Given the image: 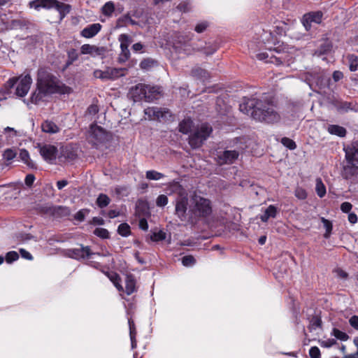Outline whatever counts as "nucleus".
<instances>
[{
    "instance_id": "dca6fc26",
    "label": "nucleus",
    "mask_w": 358,
    "mask_h": 358,
    "mask_svg": "<svg viewBox=\"0 0 358 358\" xmlns=\"http://www.w3.org/2000/svg\"><path fill=\"white\" fill-rule=\"evenodd\" d=\"M345 150L347 162L358 165V141L354 142L350 147L345 148Z\"/></svg>"
},
{
    "instance_id": "f8f14e48",
    "label": "nucleus",
    "mask_w": 358,
    "mask_h": 358,
    "mask_svg": "<svg viewBox=\"0 0 358 358\" xmlns=\"http://www.w3.org/2000/svg\"><path fill=\"white\" fill-rule=\"evenodd\" d=\"M323 13L321 11H313L306 13L302 19L301 22L306 31L310 29L313 23L320 24L322 21Z\"/></svg>"
},
{
    "instance_id": "20e7f679",
    "label": "nucleus",
    "mask_w": 358,
    "mask_h": 358,
    "mask_svg": "<svg viewBox=\"0 0 358 358\" xmlns=\"http://www.w3.org/2000/svg\"><path fill=\"white\" fill-rule=\"evenodd\" d=\"M190 33L186 34H176L172 41L173 48L178 53H184L185 55H191L194 53L196 50H199L194 47L189 41L192 38Z\"/></svg>"
},
{
    "instance_id": "de8ad7c7",
    "label": "nucleus",
    "mask_w": 358,
    "mask_h": 358,
    "mask_svg": "<svg viewBox=\"0 0 358 358\" xmlns=\"http://www.w3.org/2000/svg\"><path fill=\"white\" fill-rule=\"evenodd\" d=\"M19 258V255L15 251L8 252L6 255V261L7 263H12L14 261L17 260Z\"/></svg>"
},
{
    "instance_id": "412c9836",
    "label": "nucleus",
    "mask_w": 358,
    "mask_h": 358,
    "mask_svg": "<svg viewBox=\"0 0 358 358\" xmlns=\"http://www.w3.org/2000/svg\"><path fill=\"white\" fill-rule=\"evenodd\" d=\"M146 95L145 100L147 101H152L155 99H157L161 93L160 88L155 86L146 85Z\"/></svg>"
},
{
    "instance_id": "f03ea898",
    "label": "nucleus",
    "mask_w": 358,
    "mask_h": 358,
    "mask_svg": "<svg viewBox=\"0 0 358 358\" xmlns=\"http://www.w3.org/2000/svg\"><path fill=\"white\" fill-rule=\"evenodd\" d=\"M240 110L259 122L267 123L277 122L280 120L279 114L269 103L252 98H245L239 106Z\"/></svg>"
},
{
    "instance_id": "6ab92c4d",
    "label": "nucleus",
    "mask_w": 358,
    "mask_h": 358,
    "mask_svg": "<svg viewBox=\"0 0 358 358\" xmlns=\"http://www.w3.org/2000/svg\"><path fill=\"white\" fill-rule=\"evenodd\" d=\"M101 25L99 23L90 24L85 27L80 33V35L86 38H90L96 36L101 30Z\"/></svg>"
},
{
    "instance_id": "2f4dec72",
    "label": "nucleus",
    "mask_w": 358,
    "mask_h": 358,
    "mask_svg": "<svg viewBox=\"0 0 358 358\" xmlns=\"http://www.w3.org/2000/svg\"><path fill=\"white\" fill-rule=\"evenodd\" d=\"M110 202V198L105 194H100L96 199V204L97 206L101 208H105L106 207Z\"/></svg>"
},
{
    "instance_id": "4468645a",
    "label": "nucleus",
    "mask_w": 358,
    "mask_h": 358,
    "mask_svg": "<svg viewBox=\"0 0 358 358\" xmlns=\"http://www.w3.org/2000/svg\"><path fill=\"white\" fill-rule=\"evenodd\" d=\"M57 0H33L29 2V6L36 10L41 8L52 9L55 8Z\"/></svg>"
},
{
    "instance_id": "6e6d98bb",
    "label": "nucleus",
    "mask_w": 358,
    "mask_h": 358,
    "mask_svg": "<svg viewBox=\"0 0 358 358\" xmlns=\"http://www.w3.org/2000/svg\"><path fill=\"white\" fill-rule=\"evenodd\" d=\"M295 196L299 199H305L307 196V193L303 188L297 187L295 190Z\"/></svg>"
},
{
    "instance_id": "0e129e2a",
    "label": "nucleus",
    "mask_w": 358,
    "mask_h": 358,
    "mask_svg": "<svg viewBox=\"0 0 358 358\" xmlns=\"http://www.w3.org/2000/svg\"><path fill=\"white\" fill-rule=\"evenodd\" d=\"M99 111L98 106L96 105H91L88 107L87 113L89 115H94Z\"/></svg>"
},
{
    "instance_id": "5fc2aeb1",
    "label": "nucleus",
    "mask_w": 358,
    "mask_h": 358,
    "mask_svg": "<svg viewBox=\"0 0 358 358\" xmlns=\"http://www.w3.org/2000/svg\"><path fill=\"white\" fill-rule=\"evenodd\" d=\"M208 27V23L207 22H205V21L201 22H199L195 26L194 30L196 32L200 34V33L203 32L207 29Z\"/></svg>"
},
{
    "instance_id": "2eb2a0df",
    "label": "nucleus",
    "mask_w": 358,
    "mask_h": 358,
    "mask_svg": "<svg viewBox=\"0 0 358 358\" xmlns=\"http://www.w3.org/2000/svg\"><path fill=\"white\" fill-rule=\"evenodd\" d=\"M80 52L83 55H90L92 57L101 56L104 54L103 48L97 47L94 45L84 44L80 48Z\"/></svg>"
},
{
    "instance_id": "f3484780",
    "label": "nucleus",
    "mask_w": 358,
    "mask_h": 358,
    "mask_svg": "<svg viewBox=\"0 0 358 358\" xmlns=\"http://www.w3.org/2000/svg\"><path fill=\"white\" fill-rule=\"evenodd\" d=\"M342 175L345 179L353 180L358 175V165L348 162L343 168Z\"/></svg>"
},
{
    "instance_id": "79ce46f5",
    "label": "nucleus",
    "mask_w": 358,
    "mask_h": 358,
    "mask_svg": "<svg viewBox=\"0 0 358 358\" xmlns=\"http://www.w3.org/2000/svg\"><path fill=\"white\" fill-rule=\"evenodd\" d=\"M282 144L289 150H294L296 147L295 142L287 137H284L281 139Z\"/></svg>"
},
{
    "instance_id": "bb28decb",
    "label": "nucleus",
    "mask_w": 358,
    "mask_h": 358,
    "mask_svg": "<svg viewBox=\"0 0 358 358\" xmlns=\"http://www.w3.org/2000/svg\"><path fill=\"white\" fill-rule=\"evenodd\" d=\"M193 126V122L191 119H185L179 124V130L180 132L187 134Z\"/></svg>"
},
{
    "instance_id": "7c9ffc66",
    "label": "nucleus",
    "mask_w": 358,
    "mask_h": 358,
    "mask_svg": "<svg viewBox=\"0 0 358 358\" xmlns=\"http://www.w3.org/2000/svg\"><path fill=\"white\" fill-rule=\"evenodd\" d=\"M19 157L20 159L29 167H34V164L30 159L29 154L25 149H22L20 151Z\"/></svg>"
},
{
    "instance_id": "a18cd8bd",
    "label": "nucleus",
    "mask_w": 358,
    "mask_h": 358,
    "mask_svg": "<svg viewBox=\"0 0 358 358\" xmlns=\"http://www.w3.org/2000/svg\"><path fill=\"white\" fill-rule=\"evenodd\" d=\"M78 58V53L76 50L71 49L68 51V62L67 64H71Z\"/></svg>"
},
{
    "instance_id": "4be33fe9",
    "label": "nucleus",
    "mask_w": 358,
    "mask_h": 358,
    "mask_svg": "<svg viewBox=\"0 0 358 358\" xmlns=\"http://www.w3.org/2000/svg\"><path fill=\"white\" fill-rule=\"evenodd\" d=\"M108 79L115 80L125 75L126 69L107 68Z\"/></svg>"
},
{
    "instance_id": "680f3d73",
    "label": "nucleus",
    "mask_w": 358,
    "mask_h": 358,
    "mask_svg": "<svg viewBox=\"0 0 358 358\" xmlns=\"http://www.w3.org/2000/svg\"><path fill=\"white\" fill-rule=\"evenodd\" d=\"M352 208V205L349 202H344L341 206V209L343 213H349Z\"/></svg>"
},
{
    "instance_id": "052dcab7",
    "label": "nucleus",
    "mask_w": 358,
    "mask_h": 358,
    "mask_svg": "<svg viewBox=\"0 0 358 358\" xmlns=\"http://www.w3.org/2000/svg\"><path fill=\"white\" fill-rule=\"evenodd\" d=\"M350 326L355 330H358V316L353 315L349 320Z\"/></svg>"
},
{
    "instance_id": "49530a36",
    "label": "nucleus",
    "mask_w": 358,
    "mask_h": 358,
    "mask_svg": "<svg viewBox=\"0 0 358 358\" xmlns=\"http://www.w3.org/2000/svg\"><path fill=\"white\" fill-rule=\"evenodd\" d=\"M94 76L96 78H99V79H101L103 80H108V79L107 69L106 70H104V71H101V70H99V69L95 70L94 71Z\"/></svg>"
},
{
    "instance_id": "37998d69",
    "label": "nucleus",
    "mask_w": 358,
    "mask_h": 358,
    "mask_svg": "<svg viewBox=\"0 0 358 358\" xmlns=\"http://www.w3.org/2000/svg\"><path fill=\"white\" fill-rule=\"evenodd\" d=\"M166 238V234L162 231H155L150 236V239L152 241H159Z\"/></svg>"
},
{
    "instance_id": "393cba45",
    "label": "nucleus",
    "mask_w": 358,
    "mask_h": 358,
    "mask_svg": "<svg viewBox=\"0 0 358 358\" xmlns=\"http://www.w3.org/2000/svg\"><path fill=\"white\" fill-rule=\"evenodd\" d=\"M277 215V208L273 205H270L264 211V213L260 216L262 222H266L269 218L275 217Z\"/></svg>"
},
{
    "instance_id": "338daca9",
    "label": "nucleus",
    "mask_w": 358,
    "mask_h": 358,
    "mask_svg": "<svg viewBox=\"0 0 358 358\" xmlns=\"http://www.w3.org/2000/svg\"><path fill=\"white\" fill-rule=\"evenodd\" d=\"M128 323L129 327V335L136 334L135 324L134 321L131 319H128Z\"/></svg>"
},
{
    "instance_id": "603ef678",
    "label": "nucleus",
    "mask_w": 358,
    "mask_h": 358,
    "mask_svg": "<svg viewBox=\"0 0 358 358\" xmlns=\"http://www.w3.org/2000/svg\"><path fill=\"white\" fill-rule=\"evenodd\" d=\"M94 234L96 236L103 238H108V235H109L108 230H106V229H103V228H96L94 230Z\"/></svg>"
},
{
    "instance_id": "c9c22d12",
    "label": "nucleus",
    "mask_w": 358,
    "mask_h": 358,
    "mask_svg": "<svg viewBox=\"0 0 358 358\" xmlns=\"http://www.w3.org/2000/svg\"><path fill=\"white\" fill-rule=\"evenodd\" d=\"M321 221L323 223L324 227L326 229V232L324 236V238H328L330 236V234L332 231V223L329 220L325 219L324 217H321Z\"/></svg>"
},
{
    "instance_id": "423d86ee",
    "label": "nucleus",
    "mask_w": 358,
    "mask_h": 358,
    "mask_svg": "<svg viewBox=\"0 0 358 358\" xmlns=\"http://www.w3.org/2000/svg\"><path fill=\"white\" fill-rule=\"evenodd\" d=\"M192 200V206L191 211L194 216L205 217L210 215L212 208L208 199L194 195Z\"/></svg>"
},
{
    "instance_id": "ea45409f",
    "label": "nucleus",
    "mask_w": 358,
    "mask_h": 358,
    "mask_svg": "<svg viewBox=\"0 0 358 358\" xmlns=\"http://www.w3.org/2000/svg\"><path fill=\"white\" fill-rule=\"evenodd\" d=\"M192 73L194 76L199 78L203 81L208 78V73L205 70L200 68L194 69Z\"/></svg>"
},
{
    "instance_id": "a19ab883",
    "label": "nucleus",
    "mask_w": 358,
    "mask_h": 358,
    "mask_svg": "<svg viewBox=\"0 0 358 358\" xmlns=\"http://www.w3.org/2000/svg\"><path fill=\"white\" fill-rule=\"evenodd\" d=\"M130 57V52L129 48L121 49V52L118 57V62L120 63H124L129 59Z\"/></svg>"
},
{
    "instance_id": "cd10ccee",
    "label": "nucleus",
    "mask_w": 358,
    "mask_h": 358,
    "mask_svg": "<svg viewBox=\"0 0 358 358\" xmlns=\"http://www.w3.org/2000/svg\"><path fill=\"white\" fill-rule=\"evenodd\" d=\"M328 131L340 137H343L346 134L345 129L338 125H329L328 127Z\"/></svg>"
},
{
    "instance_id": "58836bf2",
    "label": "nucleus",
    "mask_w": 358,
    "mask_h": 358,
    "mask_svg": "<svg viewBox=\"0 0 358 358\" xmlns=\"http://www.w3.org/2000/svg\"><path fill=\"white\" fill-rule=\"evenodd\" d=\"M117 231L121 236H127L130 234V227L127 223H122L119 225Z\"/></svg>"
},
{
    "instance_id": "9d476101",
    "label": "nucleus",
    "mask_w": 358,
    "mask_h": 358,
    "mask_svg": "<svg viewBox=\"0 0 358 358\" xmlns=\"http://www.w3.org/2000/svg\"><path fill=\"white\" fill-rule=\"evenodd\" d=\"M38 152L43 159L49 163H53L57 155L56 146L50 144H38Z\"/></svg>"
},
{
    "instance_id": "6e6552de",
    "label": "nucleus",
    "mask_w": 358,
    "mask_h": 358,
    "mask_svg": "<svg viewBox=\"0 0 358 358\" xmlns=\"http://www.w3.org/2000/svg\"><path fill=\"white\" fill-rule=\"evenodd\" d=\"M212 128L206 124H202L189 137V143L192 148H199L203 143L207 139L210 133Z\"/></svg>"
},
{
    "instance_id": "b1692460",
    "label": "nucleus",
    "mask_w": 358,
    "mask_h": 358,
    "mask_svg": "<svg viewBox=\"0 0 358 358\" xmlns=\"http://www.w3.org/2000/svg\"><path fill=\"white\" fill-rule=\"evenodd\" d=\"M71 8V6L70 5L59 2L57 0L55 9L59 12L61 19H63L68 13H70Z\"/></svg>"
},
{
    "instance_id": "c03bdc74",
    "label": "nucleus",
    "mask_w": 358,
    "mask_h": 358,
    "mask_svg": "<svg viewBox=\"0 0 358 358\" xmlns=\"http://www.w3.org/2000/svg\"><path fill=\"white\" fill-rule=\"evenodd\" d=\"M336 343V341L334 338H327L319 340V344L322 348H331Z\"/></svg>"
},
{
    "instance_id": "72a5a7b5",
    "label": "nucleus",
    "mask_w": 358,
    "mask_h": 358,
    "mask_svg": "<svg viewBox=\"0 0 358 358\" xmlns=\"http://www.w3.org/2000/svg\"><path fill=\"white\" fill-rule=\"evenodd\" d=\"M146 178L150 180H159L164 178V175L162 173L157 172L155 170H150L146 171Z\"/></svg>"
},
{
    "instance_id": "aec40b11",
    "label": "nucleus",
    "mask_w": 358,
    "mask_h": 358,
    "mask_svg": "<svg viewBox=\"0 0 358 358\" xmlns=\"http://www.w3.org/2000/svg\"><path fill=\"white\" fill-rule=\"evenodd\" d=\"M257 57L259 60H264L265 62L274 63L277 65L282 64V60H285V58L282 56L276 57L272 54L269 56L267 52L259 53L257 55Z\"/></svg>"
},
{
    "instance_id": "774afa93",
    "label": "nucleus",
    "mask_w": 358,
    "mask_h": 358,
    "mask_svg": "<svg viewBox=\"0 0 358 358\" xmlns=\"http://www.w3.org/2000/svg\"><path fill=\"white\" fill-rule=\"evenodd\" d=\"M35 180V177L32 174H29L25 178V183L27 186H31Z\"/></svg>"
},
{
    "instance_id": "8fccbe9b",
    "label": "nucleus",
    "mask_w": 358,
    "mask_h": 358,
    "mask_svg": "<svg viewBox=\"0 0 358 358\" xmlns=\"http://www.w3.org/2000/svg\"><path fill=\"white\" fill-rule=\"evenodd\" d=\"M168 203V197L164 194L159 195L156 200V204L159 207H164Z\"/></svg>"
},
{
    "instance_id": "e2e57ef3",
    "label": "nucleus",
    "mask_w": 358,
    "mask_h": 358,
    "mask_svg": "<svg viewBox=\"0 0 358 358\" xmlns=\"http://www.w3.org/2000/svg\"><path fill=\"white\" fill-rule=\"evenodd\" d=\"M339 110L342 112H347L350 110H352V108H351V103H349V102L342 103L339 107Z\"/></svg>"
},
{
    "instance_id": "1a4fd4ad",
    "label": "nucleus",
    "mask_w": 358,
    "mask_h": 358,
    "mask_svg": "<svg viewBox=\"0 0 358 358\" xmlns=\"http://www.w3.org/2000/svg\"><path fill=\"white\" fill-rule=\"evenodd\" d=\"M144 113L146 116L145 119H148L150 120L162 121L171 116L169 110L157 106L145 108L144 110Z\"/></svg>"
},
{
    "instance_id": "a211bd4d",
    "label": "nucleus",
    "mask_w": 358,
    "mask_h": 358,
    "mask_svg": "<svg viewBox=\"0 0 358 358\" xmlns=\"http://www.w3.org/2000/svg\"><path fill=\"white\" fill-rule=\"evenodd\" d=\"M129 93L134 101H140L143 98L145 99V85L141 83L136 85L130 90Z\"/></svg>"
},
{
    "instance_id": "bf43d9fd",
    "label": "nucleus",
    "mask_w": 358,
    "mask_h": 358,
    "mask_svg": "<svg viewBox=\"0 0 358 358\" xmlns=\"http://www.w3.org/2000/svg\"><path fill=\"white\" fill-rule=\"evenodd\" d=\"M178 9L180 10V11L182 12H187L190 9V5L188 2H186V1H183V2H181L178 6Z\"/></svg>"
},
{
    "instance_id": "0eeeda50",
    "label": "nucleus",
    "mask_w": 358,
    "mask_h": 358,
    "mask_svg": "<svg viewBox=\"0 0 358 358\" xmlns=\"http://www.w3.org/2000/svg\"><path fill=\"white\" fill-rule=\"evenodd\" d=\"M69 255L74 259H88L90 260V263L94 267H97L95 264H98L96 260H99L101 258L107 255V254L101 255L100 253H92L90 252V250L88 247H81L69 250Z\"/></svg>"
},
{
    "instance_id": "e433bc0d",
    "label": "nucleus",
    "mask_w": 358,
    "mask_h": 358,
    "mask_svg": "<svg viewBox=\"0 0 358 358\" xmlns=\"http://www.w3.org/2000/svg\"><path fill=\"white\" fill-rule=\"evenodd\" d=\"M108 278L119 291L123 290L122 285L120 284V277L117 273H111L108 274Z\"/></svg>"
},
{
    "instance_id": "5701e85b",
    "label": "nucleus",
    "mask_w": 358,
    "mask_h": 358,
    "mask_svg": "<svg viewBox=\"0 0 358 358\" xmlns=\"http://www.w3.org/2000/svg\"><path fill=\"white\" fill-rule=\"evenodd\" d=\"M41 128L43 131L48 134H55L59 131L58 126L53 122L46 120L42 125Z\"/></svg>"
},
{
    "instance_id": "39448f33",
    "label": "nucleus",
    "mask_w": 358,
    "mask_h": 358,
    "mask_svg": "<svg viewBox=\"0 0 358 358\" xmlns=\"http://www.w3.org/2000/svg\"><path fill=\"white\" fill-rule=\"evenodd\" d=\"M32 78L30 75H22L18 78H13L9 79L6 83L8 88H12L16 85L15 94L18 96L23 97L29 92Z\"/></svg>"
},
{
    "instance_id": "864d4df0",
    "label": "nucleus",
    "mask_w": 358,
    "mask_h": 358,
    "mask_svg": "<svg viewBox=\"0 0 358 358\" xmlns=\"http://www.w3.org/2000/svg\"><path fill=\"white\" fill-rule=\"evenodd\" d=\"M16 157V152L12 149H7L3 152V158L7 161H10Z\"/></svg>"
},
{
    "instance_id": "f257e3e1",
    "label": "nucleus",
    "mask_w": 358,
    "mask_h": 358,
    "mask_svg": "<svg viewBox=\"0 0 358 358\" xmlns=\"http://www.w3.org/2000/svg\"><path fill=\"white\" fill-rule=\"evenodd\" d=\"M71 87L62 83L55 76L45 69H40L38 71L36 80V89L31 95L30 101L36 104L45 96L55 93L61 94H70Z\"/></svg>"
},
{
    "instance_id": "09e8293b",
    "label": "nucleus",
    "mask_w": 358,
    "mask_h": 358,
    "mask_svg": "<svg viewBox=\"0 0 358 358\" xmlns=\"http://www.w3.org/2000/svg\"><path fill=\"white\" fill-rule=\"evenodd\" d=\"M155 64V62L154 60L150 59H147L143 60L141 62L140 66H141V69L148 70L150 68L152 67Z\"/></svg>"
},
{
    "instance_id": "69168bd1",
    "label": "nucleus",
    "mask_w": 358,
    "mask_h": 358,
    "mask_svg": "<svg viewBox=\"0 0 358 358\" xmlns=\"http://www.w3.org/2000/svg\"><path fill=\"white\" fill-rule=\"evenodd\" d=\"M20 253L21 256L26 259L31 260L33 259L32 255L24 249H22V248L20 249Z\"/></svg>"
},
{
    "instance_id": "4c0bfd02",
    "label": "nucleus",
    "mask_w": 358,
    "mask_h": 358,
    "mask_svg": "<svg viewBox=\"0 0 358 358\" xmlns=\"http://www.w3.org/2000/svg\"><path fill=\"white\" fill-rule=\"evenodd\" d=\"M322 321L318 317H313L310 321V325L308 327L310 331L316 330L317 328L321 327Z\"/></svg>"
},
{
    "instance_id": "a878e982",
    "label": "nucleus",
    "mask_w": 358,
    "mask_h": 358,
    "mask_svg": "<svg viewBox=\"0 0 358 358\" xmlns=\"http://www.w3.org/2000/svg\"><path fill=\"white\" fill-rule=\"evenodd\" d=\"M136 291V281L132 275H127L125 280V292L130 295Z\"/></svg>"
},
{
    "instance_id": "473e14b6",
    "label": "nucleus",
    "mask_w": 358,
    "mask_h": 358,
    "mask_svg": "<svg viewBox=\"0 0 358 358\" xmlns=\"http://www.w3.org/2000/svg\"><path fill=\"white\" fill-rule=\"evenodd\" d=\"M118 41L120 43V49L128 48L131 42L130 36L126 34H120Z\"/></svg>"
},
{
    "instance_id": "f704fd0d",
    "label": "nucleus",
    "mask_w": 358,
    "mask_h": 358,
    "mask_svg": "<svg viewBox=\"0 0 358 358\" xmlns=\"http://www.w3.org/2000/svg\"><path fill=\"white\" fill-rule=\"evenodd\" d=\"M331 334V336H334L336 338L343 341H345L349 338V336L346 333L341 331L336 328L333 329Z\"/></svg>"
},
{
    "instance_id": "13d9d810",
    "label": "nucleus",
    "mask_w": 358,
    "mask_h": 358,
    "mask_svg": "<svg viewBox=\"0 0 358 358\" xmlns=\"http://www.w3.org/2000/svg\"><path fill=\"white\" fill-rule=\"evenodd\" d=\"M309 355L311 358H320V349L316 346L310 348V349L309 350Z\"/></svg>"
},
{
    "instance_id": "ddd939ff",
    "label": "nucleus",
    "mask_w": 358,
    "mask_h": 358,
    "mask_svg": "<svg viewBox=\"0 0 358 358\" xmlns=\"http://www.w3.org/2000/svg\"><path fill=\"white\" fill-rule=\"evenodd\" d=\"M238 157L236 150H226L217 155V163L220 164H232Z\"/></svg>"
},
{
    "instance_id": "c756f323",
    "label": "nucleus",
    "mask_w": 358,
    "mask_h": 358,
    "mask_svg": "<svg viewBox=\"0 0 358 358\" xmlns=\"http://www.w3.org/2000/svg\"><path fill=\"white\" fill-rule=\"evenodd\" d=\"M114 10L115 4L111 1L106 2L101 8V12L103 15L107 17H111Z\"/></svg>"
},
{
    "instance_id": "9b49d317",
    "label": "nucleus",
    "mask_w": 358,
    "mask_h": 358,
    "mask_svg": "<svg viewBox=\"0 0 358 358\" xmlns=\"http://www.w3.org/2000/svg\"><path fill=\"white\" fill-rule=\"evenodd\" d=\"M88 138L90 142L96 145L107 139V133L101 127L92 124L88 133Z\"/></svg>"
},
{
    "instance_id": "7ed1b4c3",
    "label": "nucleus",
    "mask_w": 358,
    "mask_h": 358,
    "mask_svg": "<svg viewBox=\"0 0 358 358\" xmlns=\"http://www.w3.org/2000/svg\"><path fill=\"white\" fill-rule=\"evenodd\" d=\"M172 191L178 194L176 199L175 213L181 221L187 220V209L188 204L187 193L178 182L171 185Z\"/></svg>"
},
{
    "instance_id": "c85d7f7f",
    "label": "nucleus",
    "mask_w": 358,
    "mask_h": 358,
    "mask_svg": "<svg viewBox=\"0 0 358 358\" xmlns=\"http://www.w3.org/2000/svg\"><path fill=\"white\" fill-rule=\"evenodd\" d=\"M315 191L319 197L322 198L326 194V187L321 178H317L315 180Z\"/></svg>"
},
{
    "instance_id": "3c124183",
    "label": "nucleus",
    "mask_w": 358,
    "mask_h": 358,
    "mask_svg": "<svg viewBox=\"0 0 358 358\" xmlns=\"http://www.w3.org/2000/svg\"><path fill=\"white\" fill-rule=\"evenodd\" d=\"M182 263L185 266H191L194 264L195 259L191 255L185 256L182 259Z\"/></svg>"
},
{
    "instance_id": "4d7b16f0",
    "label": "nucleus",
    "mask_w": 358,
    "mask_h": 358,
    "mask_svg": "<svg viewBox=\"0 0 358 358\" xmlns=\"http://www.w3.org/2000/svg\"><path fill=\"white\" fill-rule=\"evenodd\" d=\"M4 133L6 134V137L8 141L16 136V131L10 127H7L4 129Z\"/></svg>"
}]
</instances>
